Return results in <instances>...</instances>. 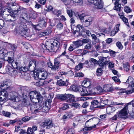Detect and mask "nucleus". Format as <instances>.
<instances>
[{
    "mask_svg": "<svg viewBox=\"0 0 134 134\" xmlns=\"http://www.w3.org/2000/svg\"><path fill=\"white\" fill-rule=\"evenodd\" d=\"M3 14L4 19L7 21H13L16 19V16L15 14H13L10 13L11 11H13L12 9H9L7 8L5 9Z\"/></svg>",
    "mask_w": 134,
    "mask_h": 134,
    "instance_id": "1",
    "label": "nucleus"
},
{
    "mask_svg": "<svg viewBox=\"0 0 134 134\" xmlns=\"http://www.w3.org/2000/svg\"><path fill=\"white\" fill-rule=\"evenodd\" d=\"M3 14L4 19L7 21H13L16 19V16L15 14H13L10 13L11 11H13L12 9H9L7 8L5 9Z\"/></svg>",
    "mask_w": 134,
    "mask_h": 134,
    "instance_id": "2",
    "label": "nucleus"
},
{
    "mask_svg": "<svg viewBox=\"0 0 134 134\" xmlns=\"http://www.w3.org/2000/svg\"><path fill=\"white\" fill-rule=\"evenodd\" d=\"M30 98L32 101V99H37L39 103H42L43 100V97L40 93L37 91H31L29 93Z\"/></svg>",
    "mask_w": 134,
    "mask_h": 134,
    "instance_id": "3",
    "label": "nucleus"
},
{
    "mask_svg": "<svg viewBox=\"0 0 134 134\" xmlns=\"http://www.w3.org/2000/svg\"><path fill=\"white\" fill-rule=\"evenodd\" d=\"M52 42L50 45H46L47 49L50 52H52L54 51V49L56 48H58L60 47V44L59 42L57 40L52 39L51 40ZM58 48H57V49Z\"/></svg>",
    "mask_w": 134,
    "mask_h": 134,
    "instance_id": "4",
    "label": "nucleus"
},
{
    "mask_svg": "<svg viewBox=\"0 0 134 134\" xmlns=\"http://www.w3.org/2000/svg\"><path fill=\"white\" fill-rule=\"evenodd\" d=\"M19 27L20 31V34L22 36L25 37H29L30 36L29 32V30L27 27L26 25L24 24Z\"/></svg>",
    "mask_w": 134,
    "mask_h": 134,
    "instance_id": "5",
    "label": "nucleus"
},
{
    "mask_svg": "<svg viewBox=\"0 0 134 134\" xmlns=\"http://www.w3.org/2000/svg\"><path fill=\"white\" fill-rule=\"evenodd\" d=\"M96 90L95 87L94 88L91 87L85 88L83 87V92L82 93V96L93 95L96 94Z\"/></svg>",
    "mask_w": 134,
    "mask_h": 134,
    "instance_id": "6",
    "label": "nucleus"
},
{
    "mask_svg": "<svg viewBox=\"0 0 134 134\" xmlns=\"http://www.w3.org/2000/svg\"><path fill=\"white\" fill-rule=\"evenodd\" d=\"M48 76V73L46 71H41L38 73H34V77L44 80L47 79Z\"/></svg>",
    "mask_w": 134,
    "mask_h": 134,
    "instance_id": "7",
    "label": "nucleus"
},
{
    "mask_svg": "<svg viewBox=\"0 0 134 134\" xmlns=\"http://www.w3.org/2000/svg\"><path fill=\"white\" fill-rule=\"evenodd\" d=\"M128 109V104H127L119 112L118 116L120 118H124L127 116Z\"/></svg>",
    "mask_w": 134,
    "mask_h": 134,
    "instance_id": "8",
    "label": "nucleus"
},
{
    "mask_svg": "<svg viewBox=\"0 0 134 134\" xmlns=\"http://www.w3.org/2000/svg\"><path fill=\"white\" fill-rule=\"evenodd\" d=\"M93 118H92L87 120L86 122L85 126V127L83 128V130L86 131H90L93 129L95 128L96 127V125H94V126H91V122L90 121H91L92 120Z\"/></svg>",
    "mask_w": 134,
    "mask_h": 134,
    "instance_id": "9",
    "label": "nucleus"
},
{
    "mask_svg": "<svg viewBox=\"0 0 134 134\" xmlns=\"http://www.w3.org/2000/svg\"><path fill=\"white\" fill-rule=\"evenodd\" d=\"M84 87L82 86H80L78 87L75 85H73L70 86L69 88V90L74 91H77L80 93L81 96H82V93L83 92Z\"/></svg>",
    "mask_w": 134,
    "mask_h": 134,
    "instance_id": "10",
    "label": "nucleus"
},
{
    "mask_svg": "<svg viewBox=\"0 0 134 134\" xmlns=\"http://www.w3.org/2000/svg\"><path fill=\"white\" fill-rule=\"evenodd\" d=\"M53 126V124L52 121L49 119L46 120L41 124V127H46L47 129H49L52 127Z\"/></svg>",
    "mask_w": 134,
    "mask_h": 134,
    "instance_id": "11",
    "label": "nucleus"
},
{
    "mask_svg": "<svg viewBox=\"0 0 134 134\" xmlns=\"http://www.w3.org/2000/svg\"><path fill=\"white\" fill-rule=\"evenodd\" d=\"M21 61L19 59L14 60L12 64V66L14 68L16 69H20L22 66L21 64Z\"/></svg>",
    "mask_w": 134,
    "mask_h": 134,
    "instance_id": "12",
    "label": "nucleus"
},
{
    "mask_svg": "<svg viewBox=\"0 0 134 134\" xmlns=\"http://www.w3.org/2000/svg\"><path fill=\"white\" fill-rule=\"evenodd\" d=\"M27 12L30 17L33 19H35L37 16V14L36 12L31 8L27 9Z\"/></svg>",
    "mask_w": 134,
    "mask_h": 134,
    "instance_id": "13",
    "label": "nucleus"
},
{
    "mask_svg": "<svg viewBox=\"0 0 134 134\" xmlns=\"http://www.w3.org/2000/svg\"><path fill=\"white\" fill-rule=\"evenodd\" d=\"M95 5V7L96 9H101L103 6V3L101 0L99 1L98 0H95L93 3Z\"/></svg>",
    "mask_w": 134,
    "mask_h": 134,
    "instance_id": "14",
    "label": "nucleus"
},
{
    "mask_svg": "<svg viewBox=\"0 0 134 134\" xmlns=\"http://www.w3.org/2000/svg\"><path fill=\"white\" fill-rule=\"evenodd\" d=\"M6 72L9 75H14L16 72V71L9 66H7L5 68Z\"/></svg>",
    "mask_w": 134,
    "mask_h": 134,
    "instance_id": "15",
    "label": "nucleus"
},
{
    "mask_svg": "<svg viewBox=\"0 0 134 134\" xmlns=\"http://www.w3.org/2000/svg\"><path fill=\"white\" fill-rule=\"evenodd\" d=\"M68 81V79H66L65 81H64L61 79H60L59 80H57V84L60 86L67 87L70 84Z\"/></svg>",
    "mask_w": 134,
    "mask_h": 134,
    "instance_id": "16",
    "label": "nucleus"
},
{
    "mask_svg": "<svg viewBox=\"0 0 134 134\" xmlns=\"http://www.w3.org/2000/svg\"><path fill=\"white\" fill-rule=\"evenodd\" d=\"M90 64L88 65L89 67L91 69L94 68L98 64V62L96 59L91 58L89 60Z\"/></svg>",
    "mask_w": 134,
    "mask_h": 134,
    "instance_id": "17",
    "label": "nucleus"
},
{
    "mask_svg": "<svg viewBox=\"0 0 134 134\" xmlns=\"http://www.w3.org/2000/svg\"><path fill=\"white\" fill-rule=\"evenodd\" d=\"M8 94L6 91L0 92V101H3L7 98Z\"/></svg>",
    "mask_w": 134,
    "mask_h": 134,
    "instance_id": "18",
    "label": "nucleus"
},
{
    "mask_svg": "<svg viewBox=\"0 0 134 134\" xmlns=\"http://www.w3.org/2000/svg\"><path fill=\"white\" fill-rule=\"evenodd\" d=\"M107 57H102L99 59L100 65L104 66L108 64V61L107 59Z\"/></svg>",
    "mask_w": 134,
    "mask_h": 134,
    "instance_id": "19",
    "label": "nucleus"
},
{
    "mask_svg": "<svg viewBox=\"0 0 134 134\" xmlns=\"http://www.w3.org/2000/svg\"><path fill=\"white\" fill-rule=\"evenodd\" d=\"M92 18L89 17L85 20V21H84L82 23L86 27H87L92 24Z\"/></svg>",
    "mask_w": 134,
    "mask_h": 134,
    "instance_id": "20",
    "label": "nucleus"
},
{
    "mask_svg": "<svg viewBox=\"0 0 134 134\" xmlns=\"http://www.w3.org/2000/svg\"><path fill=\"white\" fill-rule=\"evenodd\" d=\"M75 97L74 95L68 94H67L66 102L68 103H71L75 100Z\"/></svg>",
    "mask_w": 134,
    "mask_h": 134,
    "instance_id": "21",
    "label": "nucleus"
},
{
    "mask_svg": "<svg viewBox=\"0 0 134 134\" xmlns=\"http://www.w3.org/2000/svg\"><path fill=\"white\" fill-rule=\"evenodd\" d=\"M103 88V90L105 91L111 92L114 90L113 87L110 85H105L104 86Z\"/></svg>",
    "mask_w": 134,
    "mask_h": 134,
    "instance_id": "22",
    "label": "nucleus"
},
{
    "mask_svg": "<svg viewBox=\"0 0 134 134\" xmlns=\"http://www.w3.org/2000/svg\"><path fill=\"white\" fill-rule=\"evenodd\" d=\"M59 62L57 58H55L54 60V65L52 66V69L53 70L58 69L59 66Z\"/></svg>",
    "mask_w": 134,
    "mask_h": 134,
    "instance_id": "23",
    "label": "nucleus"
},
{
    "mask_svg": "<svg viewBox=\"0 0 134 134\" xmlns=\"http://www.w3.org/2000/svg\"><path fill=\"white\" fill-rule=\"evenodd\" d=\"M51 32V31L50 30H46L40 32L38 34V36L40 37L44 36L50 34Z\"/></svg>",
    "mask_w": 134,
    "mask_h": 134,
    "instance_id": "24",
    "label": "nucleus"
},
{
    "mask_svg": "<svg viewBox=\"0 0 134 134\" xmlns=\"http://www.w3.org/2000/svg\"><path fill=\"white\" fill-rule=\"evenodd\" d=\"M21 75L23 76V77L26 80H30L31 79L30 74L26 72H23Z\"/></svg>",
    "mask_w": 134,
    "mask_h": 134,
    "instance_id": "25",
    "label": "nucleus"
},
{
    "mask_svg": "<svg viewBox=\"0 0 134 134\" xmlns=\"http://www.w3.org/2000/svg\"><path fill=\"white\" fill-rule=\"evenodd\" d=\"M16 93L15 92H10V98H9L10 100H12L14 102H18V101L16 100V98H17L15 96V94Z\"/></svg>",
    "mask_w": 134,
    "mask_h": 134,
    "instance_id": "26",
    "label": "nucleus"
},
{
    "mask_svg": "<svg viewBox=\"0 0 134 134\" xmlns=\"http://www.w3.org/2000/svg\"><path fill=\"white\" fill-rule=\"evenodd\" d=\"M51 107V105L48 103V102H45L44 106H43V109L44 110V111L46 112H47L49 110V108Z\"/></svg>",
    "mask_w": 134,
    "mask_h": 134,
    "instance_id": "27",
    "label": "nucleus"
},
{
    "mask_svg": "<svg viewBox=\"0 0 134 134\" xmlns=\"http://www.w3.org/2000/svg\"><path fill=\"white\" fill-rule=\"evenodd\" d=\"M115 109L113 106H109L107 107L106 108V111L107 114H109L110 113H112L115 111Z\"/></svg>",
    "mask_w": 134,
    "mask_h": 134,
    "instance_id": "28",
    "label": "nucleus"
},
{
    "mask_svg": "<svg viewBox=\"0 0 134 134\" xmlns=\"http://www.w3.org/2000/svg\"><path fill=\"white\" fill-rule=\"evenodd\" d=\"M57 98L59 99L62 101L66 100L67 94H59L57 96Z\"/></svg>",
    "mask_w": 134,
    "mask_h": 134,
    "instance_id": "29",
    "label": "nucleus"
},
{
    "mask_svg": "<svg viewBox=\"0 0 134 134\" xmlns=\"http://www.w3.org/2000/svg\"><path fill=\"white\" fill-rule=\"evenodd\" d=\"M73 43L76 48L79 47L83 45L82 41L81 40H78L77 41L73 42Z\"/></svg>",
    "mask_w": 134,
    "mask_h": 134,
    "instance_id": "30",
    "label": "nucleus"
},
{
    "mask_svg": "<svg viewBox=\"0 0 134 134\" xmlns=\"http://www.w3.org/2000/svg\"><path fill=\"white\" fill-rule=\"evenodd\" d=\"M91 107L93 108H96L98 107L97 105L98 102L97 100H93L91 102Z\"/></svg>",
    "mask_w": 134,
    "mask_h": 134,
    "instance_id": "31",
    "label": "nucleus"
},
{
    "mask_svg": "<svg viewBox=\"0 0 134 134\" xmlns=\"http://www.w3.org/2000/svg\"><path fill=\"white\" fill-rule=\"evenodd\" d=\"M47 25V23L45 21L43 20H42L40 22V23L37 25V26H38V27H40L41 28H44Z\"/></svg>",
    "mask_w": 134,
    "mask_h": 134,
    "instance_id": "32",
    "label": "nucleus"
},
{
    "mask_svg": "<svg viewBox=\"0 0 134 134\" xmlns=\"http://www.w3.org/2000/svg\"><path fill=\"white\" fill-rule=\"evenodd\" d=\"M97 43H96L95 42V41H94L93 42V44H95L94 47H95L97 51H98L100 49V41H99V42H97Z\"/></svg>",
    "mask_w": 134,
    "mask_h": 134,
    "instance_id": "33",
    "label": "nucleus"
},
{
    "mask_svg": "<svg viewBox=\"0 0 134 134\" xmlns=\"http://www.w3.org/2000/svg\"><path fill=\"white\" fill-rule=\"evenodd\" d=\"M8 85V82L7 81H5L4 82H2L0 83V87L2 89L3 87H5L4 88L7 87V86H9Z\"/></svg>",
    "mask_w": 134,
    "mask_h": 134,
    "instance_id": "34",
    "label": "nucleus"
},
{
    "mask_svg": "<svg viewBox=\"0 0 134 134\" xmlns=\"http://www.w3.org/2000/svg\"><path fill=\"white\" fill-rule=\"evenodd\" d=\"M77 17L78 18H79V19H80L81 22L82 23L84 21V17L86 16L85 14H83L82 13L81 14H77Z\"/></svg>",
    "mask_w": 134,
    "mask_h": 134,
    "instance_id": "35",
    "label": "nucleus"
},
{
    "mask_svg": "<svg viewBox=\"0 0 134 134\" xmlns=\"http://www.w3.org/2000/svg\"><path fill=\"white\" fill-rule=\"evenodd\" d=\"M36 61L34 60H32V61H30L29 64V65L28 66V68H29L30 69V68L31 66H32L34 68V66H36Z\"/></svg>",
    "mask_w": 134,
    "mask_h": 134,
    "instance_id": "36",
    "label": "nucleus"
},
{
    "mask_svg": "<svg viewBox=\"0 0 134 134\" xmlns=\"http://www.w3.org/2000/svg\"><path fill=\"white\" fill-rule=\"evenodd\" d=\"M95 88L96 90V94H98L103 92V89L100 87H97Z\"/></svg>",
    "mask_w": 134,
    "mask_h": 134,
    "instance_id": "37",
    "label": "nucleus"
},
{
    "mask_svg": "<svg viewBox=\"0 0 134 134\" xmlns=\"http://www.w3.org/2000/svg\"><path fill=\"white\" fill-rule=\"evenodd\" d=\"M30 109L31 112L33 113L38 114V113L39 112L42 111V110L39 108H38L37 109H35L34 110H33V109H32V108L31 107L30 108Z\"/></svg>",
    "mask_w": 134,
    "mask_h": 134,
    "instance_id": "38",
    "label": "nucleus"
},
{
    "mask_svg": "<svg viewBox=\"0 0 134 134\" xmlns=\"http://www.w3.org/2000/svg\"><path fill=\"white\" fill-rule=\"evenodd\" d=\"M40 48L41 49V51L44 52L45 51L47 50L46 45H44L43 44H42L40 46Z\"/></svg>",
    "mask_w": 134,
    "mask_h": 134,
    "instance_id": "39",
    "label": "nucleus"
},
{
    "mask_svg": "<svg viewBox=\"0 0 134 134\" xmlns=\"http://www.w3.org/2000/svg\"><path fill=\"white\" fill-rule=\"evenodd\" d=\"M77 30L79 32H82L84 31V27L82 25H78L77 26Z\"/></svg>",
    "mask_w": 134,
    "mask_h": 134,
    "instance_id": "40",
    "label": "nucleus"
},
{
    "mask_svg": "<svg viewBox=\"0 0 134 134\" xmlns=\"http://www.w3.org/2000/svg\"><path fill=\"white\" fill-rule=\"evenodd\" d=\"M27 12L26 13H24L22 14L21 17L20 18V19L21 20L23 19V21L25 20V18H26L27 16Z\"/></svg>",
    "mask_w": 134,
    "mask_h": 134,
    "instance_id": "41",
    "label": "nucleus"
},
{
    "mask_svg": "<svg viewBox=\"0 0 134 134\" xmlns=\"http://www.w3.org/2000/svg\"><path fill=\"white\" fill-rule=\"evenodd\" d=\"M83 83L86 86L85 87H84V88H87V87H90V86L91 85V83L90 81H84Z\"/></svg>",
    "mask_w": 134,
    "mask_h": 134,
    "instance_id": "42",
    "label": "nucleus"
},
{
    "mask_svg": "<svg viewBox=\"0 0 134 134\" xmlns=\"http://www.w3.org/2000/svg\"><path fill=\"white\" fill-rule=\"evenodd\" d=\"M5 61L7 62L8 63L11 64L12 65V64L14 61V60L13 57H9L8 58V59H6Z\"/></svg>",
    "mask_w": 134,
    "mask_h": 134,
    "instance_id": "43",
    "label": "nucleus"
},
{
    "mask_svg": "<svg viewBox=\"0 0 134 134\" xmlns=\"http://www.w3.org/2000/svg\"><path fill=\"white\" fill-rule=\"evenodd\" d=\"M84 65V64L80 63L76 66L75 69L77 70H79L83 68Z\"/></svg>",
    "mask_w": 134,
    "mask_h": 134,
    "instance_id": "44",
    "label": "nucleus"
},
{
    "mask_svg": "<svg viewBox=\"0 0 134 134\" xmlns=\"http://www.w3.org/2000/svg\"><path fill=\"white\" fill-rule=\"evenodd\" d=\"M97 75L98 76H101L102 74V70L101 68H98L97 70Z\"/></svg>",
    "mask_w": 134,
    "mask_h": 134,
    "instance_id": "45",
    "label": "nucleus"
},
{
    "mask_svg": "<svg viewBox=\"0 0 134 134\" xmlns=\"http://www.w3.org/2000/svg\"><path fill=\"white\" fill-rule=\"evenodd\" d=\"M114 9L118 11H120L121 10V5L120 4H114Z\"/></svg>",
    "mask_w": 134,
    "mask_h": 134,
    "instance_id": "46",
    "label": "nucleus"
},
{
    "mask_svg": "<svg viewBox=\"0 0 134 134\" xmlns=\"http://www.w3.org/2000/svg\"><path fill=\"white\" fill-rule=\"evenodd\" d=\"M127 83L129 84H132L133 82V79L131 76L129 77L128 79L126 81Z\"/></svg>",
    "mask_w": 134,
    "mask_h": 134,
    "instance_id": "47",
    "label": "nucleus"
},
{
    "mask_svg": "<svg viewBox=\"0 0 134 134\" xmlns=\"http://www.w3.org/2000/svg\"><path fill=\"white\" fill-rule=\"evenodd\" d=\"M73 72L71 71H70L68 72H67L63 71H60L59 72V75L62 76L63 75H66L68 73H71L73 74Z\"/></svg>",
    "mask_w": 134,
    "mask_h": 134,
    "instance_id": "48",
    "label": "nucleus"
},
{
    "mask_svg": "<svg viewBox=\"0 0 134 134\" xmlns=\"http://www.w3.org/2000/svg\"><path fill=\"white\" fill-rule=\"evenodd\" d=\"M8 53V51L5 49L3 48L0 50V54L3 55H5Z\"/></svg>",
    "mask_w": 134,
    "mask_h": 134,
    "instance_id": "49",
    "label": "nucleus"
},
{
    "mask_svg": "<svg viewBox=\"0 0 134 134\" xmlns=\"http://www.w3.org/2000/svg\"><path fill=\"white\" fill-rule=\"evenodd\" d=\"M124 10L127 13H130L132 11L131 8L127 6H126L124 7Z\"/></svg>",
    "mask_w": 134,
    "mask_h": 134,
    "instance_id": "50",
    "label": "nucleus"
},
{
    "mask_svg": "<svg viewBox=\"0 0 134 134\" xmlns=\"http://www.w3.org/2000/svg\"><path fill=\"white\" fill-rule=\"evenodd\" d=\"M71 107L76 108H79L80 107V104L74 102L72 103L71 105Z\"/></svg>",
    "mask_w": 134,
    "mask_h": 134,
    "instance_id": "51",
    "label": "nucleus"
},
{
    "mask_svg": "<svg viewBox=\"0 0 134 134\" xmlns=\"http://www.w3.org/2000/svg\"><path fill=\"white\" fill-rule=\"evenodd\" d=\"M108 99H107L102 100L100 103V104L101 106L102 107H103L105 105L107 104L108 103Z\"/></svg>",
    "mask_w": 134,
    "mask_h": 134,
    "instance_id": "52",
    "label": "nucleus"
},
{
    "mask_svg": "<svg viewBox=\"0 0 134 134\" xmlns=\"http://www.w3.org/2000/svg\"><path fill=\"white\" fill-rule=\"evenodd\" d=\"M91 36L93 39L96 40V41H95V42H99L100 40L99 39L97 38L95 34L91 35Z\"/></svg>",
    "mask_w": 134,
    "mask_h": 134,
    "instance_id": "53",
    "label": "nucleus"
},
{
    "mask_svg": "<svg viewBox=\"0 0 134 134\" xmlns=\"http://www.w3.org/2000/svg\"><path fill=\"white\" fill-rule=\"evenodd\" d=\"M29 69H30L29 68L26 67H22V66L19 69L20 71H22L23 72H25Z\"/></svg>",
    "mask_w": 134,
    "mask_h": 134,
    "instance_id": "54",
    "label": "nucleus"
},
{
    "mask_svg": "<svg viewBox=\"0 0 134 134\" xmlns=\"http://www.w3.org/2000/svg\"><path fill=\"white\" fill-rule=\"evenodd\" d=\"M30 119V117L28 116H25L22 118V120L24 122H26L29 121Z\"/></svg>",
    "mask_w": 134,
    "mask_h": 134,
    "instance_id": "55",
    "label": "nucleus"
},
{
    "mask_svg": "<svg viewBox=\"0 0 134 134\" xmlns=\"http://www.w3.org/2000/svg\"><path fill=\"white\" fill-rule=\"evenodd\" d=\"M116 45L119 49H122L123 46L120 42H118L116 43Z\"/></svg>",
    "mask_w": 134,
    "mask_h": 134,
    "instance_id": "56",
    "label": "nucleus"
},
{
    "mask_svg": "<svg viewBox=\"0 0 134 134\" xmlns=\"http://www.w3.org/2000/svg\"><path fill=\"white\" fill-rule=\"evenodd\" d=\"M28 134H34V132L33 130L31 128L29 127L28 128L27 131Z\"/></svg>",
    "mask_w": 134,
    "mask_h": 134,
    "instance_id": "57",
    "label": "nucleus"
},
{
    "mask_svg": "<svg viewBox=\"0 0 134 134\" xmlns=\"http://www.w3.org/2000/svg\"><path fill=\"white\" fill-rule=\"evenodd\" d=\"M121 19H122L123 22L126 24L127 25H128L129 23H128V20L124 16L122 17V18H121Z\"/></svg>",
    "mask_w": 134,
    "mask_h": 134,
    "instance_id": "58",
    "label": "nucleus"
},
{
    "mask_svg": "<svg viewBox=\"0 0 134 134\" xmlns=\"http://www.w3.org/2000/svg\"><path fill=\"white\" fill-rule=\"evenodd\" d=\"M57 28L59 30L61 29H62L63 27V24L60 23H59L57 24Z\"/></svg>",
    "mask_w": 134,
    "mask_h": 134,
    "instance_id": "59",
    "label": "nucleus"
},
{
    "mask_svg": "<svg viewBox=\"0 0 134 134\" xmlns=\"http://www.w3.org/2000/svg\"><path fill=\"white\" fill-rule=\"evenodd\" d=\"M69 108V107L68 104H63V107L61 108V109H62L63 110H65Z\"/></svg>",
    "mask_w": 134,
    "mask_h": 134,
    "instance_id": "60",
    "label": "nucleus"
},
{
    "mask_svg": "<svg viewBox=\"0 0 134 134\" xmlns=\"http://www.w3.org/2000/svg\"><path fill=\"white\" fill-rule=\"evenodd\" d=\"M4 22L2 19H0V29L2 28L4 26Z\"/></svg>",
    "mask_w": 134,
    "mask_h": 134,
    "instance_id": "61",
    "label": "nucleus"
},
{
    "mask_svg": "<svg viewBox=\"0 0 134 134\" xmlns=\"http://www.w3.org/2000/svg\"><path fill=\"white\" fill-rule=\"evenodd\" d=\"M91 44L88 43L85 46V48L86 49H89L91 48Z\"/></svg>",
    "mask_w": 134,
    "mask_h": 134,
    "instance_id": "62",
    "label": "nucleus"
},
{
    "mask_svg": "<svg viewBox=\"0 0 134 134\" xmlns=\"http://www.w3.org/2000/svg\"><path fill=\"white\" fill-rule=\"evenodd\" d=\"M24 46L27 49H28L31 47V46L30 44L27 43L24 44Z\"/></svg>",
    "mask_w": 134,
    "mask_h": 134,
    "instance_id": "63",
    "label": "nucleus"
},
{
    "mask_svg": "<svg viewBox=\"0 0 134 134\" xmlns=\"http://www.w3.org/2000/svg\"><path fill=\"white\" fill-rule=\"evenodd\" d=\"M124 70L126 71H128L129 70L130 67L128 65H124Z\"/></svg>",
    "mask_w": 134,
    "mask_h": 134,
    "instance_id": "64",
    "label": "nucleus"
}]
</instances>
